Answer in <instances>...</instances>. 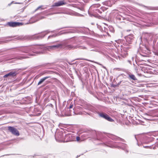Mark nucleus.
<instances>
[{
	"label": "nucleus",
	"mask_w": 158,
	"mask_h": 158,
	"mask_svg": "<svg viewBox=\"0 0 158 158\" xmlns=\"http://www.w3.org/2000/svg\"><path fill=\"white\" fill-rule=\"evenodd\" d=\"M62 45L57 42H53L49 46L34 45L31 46H20L15 48L14 51L21 53H28L31 52L36 53H42L43 50L50 51L61 48Z\"/></svg>",
	"instance_id": "f257e3e1"
},
{
	"label": "nucleus",
	"mask_w": 158,
	"mask_h": 158,
	"mask_svg": "<svg viewBox=\"0 0 158 158\" xmlns=\"http://www.w3.org/2000/svg\"><path fill=\"white\" fill-rule=\"evenodd\" d=\"M28 58V57L24 56L22 54H20L19 55L15 58H10L8 57H3L0 59V63L3 61H6L8 60H11L13 59H15L17 60H21Z\"/></svg>",
	"instance_id": "f03ea898"
},
{
	"label": "nucleus",
	"mask_w": 158,
	"mask_h": 158,
	"mask_svg": "<svg viewBox=\"0 0 158 158\" xmlns=\"http://www.w3.org/2000/svg\"><path fill=\"white\" fill-rule=\"evenodd\" d=\"M46 32H44L40 34L32 36H26L24 37V39H39L43 38L47 34Z\"/></svg>",
	"instance_id": "7ed1b4c3"
},
{
	"label": "nucleus",
	"mask_w": 158,
	"mask_h": 158,
	"mask_svg": "<svg viewBox=\"0 0 158 158\" xmlns=\"http://www.w3.org/2000/svg\"><path fill=\"white\" fill-rule=\"evenodd\" d=\"M44 16L40 17V16H39L38 15H36L33 17H32L29 20V22L27 23V24L29 23H32L37 21L40 19H44Z\"/></svg>",
	"instance_id": "20e7f679"
},
{
	"label": "nucleus",
	"mask_w": 158,
	"mask_h": 158,
	"mask_svg": "<svg viewBox=\"0 0 158 158\" xmlns=\"http://www.w3.org/2000/svg\"><path fill=\"white\" fill-rule=\"evenodd\" d=\"M67 48L69 49H74L79 48L81 49L87 50L88 49L87 48L86 46L81 45V44L78 45L76 46H73L71 45H68L67 46Z\"/></svg>",
	"instance_id": "39448f33"
},
{
	"label": "nucleus",
	"mask_w": 158,
	"mask_h": 158,
	"mask_svg": "<svg viewBox=\"0 0 158 158\" xmlns=\"http://www.w3.org/2000/svg\"><path fill=\"white\" fill-rule=\"evenodd\" d=\"M8 131L12 134L14 135L19 136V133L18 130L15 128L11 126L8 127Z\"/></svg>",
	"instance_id": "423d86ee"
},
{
	"label": "nucleus",
	"mask_w": 158,
	"mask_h": 158,
	"mask_svg": "<svg viewBox=\"0 0 158 158\" xmlns=\"http://www.w3.org/2000/svg\"><path fill=\"white\" fill-rule=\"evenodd\" d=\"M121 50L122 53L121 54L122 56L123 57L126 56L127 54V50L129 49V48L126 46H121Z\"/></svg>",
	"instance_id": "0eeeda50"
},
{
	"label": "nucleus",
	"mask_w": 158,
	"mask_h": 158,
	"mask_svg": "<svg viewBox=\"0 0 158 158\" xmlns=\"http://www.w3.org/2000/svg\"><path fill=\"white\" fill-rule=\"evenodd\" d=\"M22 23L17 22H10L7 23V25L11 27H16L17 26L21 25Z\"/></svg>",
	"instance_id": "6e6552de"
},
{
	"label": "nucleus",
	"mask_w": 158,
	"mask_h": 158,
	"mask_svg": "<svg viewBox=\"0 0 158 158\" xmlns=\"http://www.w3.org/2000/svg\"><path fill=\"white\" fill-rule=\"evenodd\" d=\"M66 4V2L64 1H60L54 3L52 6V7L58 6H62Z\"/></svg>",
	"instance_id": "1a4fd4ad"
},
{
	"label": "nucleus",
	"mask_w": 158,
	"mask_h": 158,
	"mask_svg": "<svg viewBox=\"0 0 158 158\" xmlns=\"http://www.w3.org/2000/svg\"><path fill=\"white\" fill-rule=\"evenodd\" d=\"M17 74V73L15 72H11L5 75L4 76V78L7 77H14Z\"/></svg>",
	"instance_id": "9d476101"
},
{
	"label": "nucleus",
	"mask_w": 158,
	"mask_h": 158,
	"mask_svg": "<svg viewBox=\"0 0 158 158\" xmlns=\"http://www.w3.org/2000/svg\"><path fill=\"white\" fill-rule=\"evenodd\" d=\"M100 5L99 4L93 5L90 7L89 10L94 12L96 9H98V8L100 7Z\"/></svg>",
	"instance_id": "9b49d317"
},
{
	"label": "nucleus",
	"mask_w": 158,
	"mask_h": 158,
	"mask_svg": "<svg viewBox=\"0 0 158 158\" xmlns=\"http://www.w3.org/2000/svg\"><path fill=\"white\" fill-rule=\"evenodd\" d=\"M98 114L100 117L102 118H111L108 114L105 113L99 112L98 113Z\"/></svg>",
	"instance_id": "f8f14e48"
},
{
	"label": "nucleus",
	"mask_w": 158,
	"mask_h": 158,
	"mask_svg": "<svg viewBox=\"0 0 158 158\" xmlns=\"http://www.w3.org/2000/svg\"><path fill=\"white\" fill-rule=\"evenodd\" d=\"M128 76V78L130 80H132L133 81H136L137 80V78L135 77L134 75L132 74L131 73H127Z\"/></svg>",
	"instance_id": "ddd939ff"
},
{
	"label": "nucleus",
	"mask_w": 158,
	"mask_h": 158,
	"mask_svg": "<svg viewBox=\"0 0 158 158\" xmlns=\"http://www.w3.org/2000/svg\"><path fill=\"white\" fill-rule=\"evenodd\" d=\"M134 39V37L133 35H128L126 38V40L128 44H131V42Z\"/></svg>",
	"instance_id": "4468645a"
},
{
	"label": "nucleus",
	"mask_w": 158,
	"mask_h": 158,
	"mask_svg": "<svg viewBox=\"0 0 158 158\" xmlns=\"http://www.w3.org/2000/svg\"><path fill=\"white\" fill-rule=\"evenodd\" d=\"M90 50V51H93L98 52H100V50L99 48L94 45H93L91 46Z\"/></svg>",
	"instance_id": "2eb2a0df"
},
{
	"label": "nucleus",
	"mask_w": 158,
	"mask_h": 158,
	"mask_svg": "<svg viewBox=\"0 0 158 158\" xmlns=\"http://www.w3.org/2000/svg\"><path fill=\"white\" fill-rule=\"evenodd\" d=\"M129 82L127 81H122L118 83V85H127L129 84Z\"/></svg>",
	"instance_id": "dca6fc26"
},
{
	"label": "nucleus",
	"mask_w": 158,
	"mask_h": 158,
	"mask_svg": "<svg viewBox=\"0 0 158 158\" xmlns=\"http://www.w3.org/2000/svg\"><path fill=\"white\" fill-rule=\"evenodd\" d=\"M50 76H47L44 77L43 78L41 79L38 83V85H39L41 84L43 82H44L46 79L48 78H50Z\"/></svg>",
	"instance_id": "f3484780"
},
{
	"label": "nucleus",
	"mask_w": 158,
	"mask_h": 158,
	"mask_svg": "<svg viewBox=\"0 0 158 158\" xmlns=\"http://www.w3.org/2000/svg\"><path fill=\"white\" fill-rule=\"evenodd\" d=\"M57 34H54L52 35H50L48 36V39H49L50 38H53L56 37V36H57Z\"/></svg>",
	"instance_id": "a211bd4d"
},
{
	"label": "nucleus",
	"mask_w": 158,
	"mask_h": 158,
	"mask_svg": "<svg viewBox=\"0 0 158 158\" xmlns=\"http://www.w3.org/2000/svg\"><path fill=\"white\" fill-rule=\"evenodd\" d=\"M11 40H5L0 41V44H4V43H7L10 41Z\"/></svg>",
	"instance_id": "6ab92c4d"
},
{
	"label": "nucleus",
	"mask_w": 158,
	"mask_h": 158,
	"mask_svg": "<svg viewBox=\"0 0 158 158\" xmlns=\"http://www.w3.org/2000/svg\"><path fill=\"white\" fill-rule=\"evenodd\" d=\"M136 120H137V121H136V123H135L136 124H139V123L142 124V123H141V122H140V119H136Z\"/></svg>",
	"instance_id": "aec40b11"
},
{
	"label": "nucleus",
	"mask_w": 158,
	"mask_h": 158,
	"mask_svg": "<svg viewBox=\"0 0 158 158\" xmlns=\"http://www.w3.org/2000/svg\"><path fill=\"white\" fill-rule=\"evenodd\" d=\"M122 17H121L120 16H117L116 18V19H117V20H118L119 21H120L121 20V18H122Z\"/></svg>",
	"instance_id": "412c9836"
},
{
	"label": "nucleus",
	"mask_w": 158,
	"mask_h": 158,
	"mask_svg": "<svg viewBox=\"0 0 158 158\" xmlns=\"http://www.w3.org/2000/svg\"><path fill=\"white\" fill-rule=\"evenodd\" d=\"M95 13H97L98 12V13H101V12L99 9H97L96 10L94 11Z\"/></svg>",
	"instance_id": "4be33fe9"
},
{
	"label": "nucleus",
	"mask_w": 158,
	"mask_h": 158,
	"mask_svg": "<svg viewBox=\"0 0 158 158\" xmlns=\"http://www.w3.org/2000/svg\"><path fill=\"white\" fill-rule=\"evenodd\" d=\"M109 29L110 31L112 32H113L114 31V30L113 28L112 27H109Z\"/></svg>",
	"instance_id": "5701e85b"
},
{
	"label": "nucleus",
	"mask_w": 158,
	"mask_h": 158,
	"mask_svg": "<svg viewBox=\"0 0 158 158\" xmlns=\"http://www.w3.org/2000/svg\"><path fill=\"white\" fill-rule=\"evenodd\" d=\"M75 114H83V113L82 112H77V113H75Z\"/></svg>",
	"instance_id": "b1692460"
},
{
	"label": "nucleus",
	"mask_w": 158,
	"mask_h": 158,
	"mask_svg": "<svg viewBox=\"0 0 158 158\" xmlns=\"http://www.w3.org/2000/svg\"><path fill=\"white\" fill-rule=\"evenodd\" d=\"M76 140L77 141H79L80 140V138L79 136H77L76 137Z\"/></svg>",
	"instance_id": "393cba45"
},
{
	"label": "nucleus",
	"mask_w": 158,
	"mask_h": 158,
	"mask_svg": "<svg viewBox=\"0 0 158 158\" xmlns=\"http://www.w3.org/2000/svg\"><path fill=\"white\" fill-rule=\"evenodd\" d=\"M73 104H72V103H71V104L70 105L69 108L70 109L72 108L73 107Z\"/></svg>",
	"instance_id": "a878e982"
},
{
	"label": "nucleus",
	"mask_w": 158,
	"mask_h": 158,
	"mask_svg": "<svg viewBox=\"0 0 158 158\" xmlns=\"http://www.w3.org/2000/svg\"><path fill=\"white\" fill-rule=\"evenodd\" d=\"M108 121L110 122H113L114 121L113 119H107Z\"/></svg>",
	"instance_id": "bb28decb"
},
{
	"label": "nucleus",
	"mask_w": 158,
	"mask_h": 158,
	"mask_svg": "<svg viewBox=\"0 0 158 158\" xmlns=\"http://www.w3.org/2000/svg\"><path fill=\"white\" fill-rule=\"evenodd\" d=\"M13 37L12 36H8V37H7L6 38V39H8V38H12Z\"/></svg>",
	"instance_id": "cd10ccee"
},
{
	"label": "nucleus",
	"mask_w": 158,
	"mask_h": 158,
	"mask_svg": "<svg viewBox=\"0 0 158 158\" xmlns=\"http://www.w3.org/2000/svg\"><path fill=\"white\" fill-rule=\"evenodd\" d=\"M13 2H12L8 4V6H10L11 4H12Z\"/></svg>",
	"instance_id": "c85d7f7f"
},
{
	"label": "nucleus",
	"mask_w": 158,
	"mask_h": 158,
	"mask_svg": "<svg viewBox=\"0 0 158 158\" xmlns=\"http://www.w3.org/2000/svg\"><path fill=\"white\" fill-rule=\"evenodd\" d=\"M42 7V6H39V7H38L37 8V9H36V10H37L39 9L40 8H41V7Z\"/></svg>",
	"instance_id": "c756f323"
},
{
	"label": "nucleus",
	"mask_w": 158,
	"mask_h": 158,
	"mask_svg": "<svg viewBox=\"0 0 158 158\" xmlns=\"http://www.w3.org/2000/svg\"><path fill=\"white\" fill-rule=\"evenodd\" d=\"M127 61L128 63H129L130 64H131V61L130 60H128Z\"/></svg>",
	"instance_id": "7c9ffc66"
},
{
	"label": "nucleus",
	"mask_w": 158,
	"mask_h": 158,
	"mask_svg": "<svg viewBox=\"0 0 158 158\" xmlns=\"http://www.w3.org/2000/svg\"><path fill=\"white\" fill-rule=\"evenodd\" d=\"M134 119H132V121H132V123H133L134 124H135V123H134Z\"/></svg>",
	"instance_id": "2f4dec72"
},
{
	"label": "nucleus",
	"mask_w": 158,
	"mask_h": 158,
	"mask_svg": "<svg viewBox=\"0 0 158 158\" xmlns=\"http://www.w3.org/2000/svg\"><path fill=\"white\" fill-rule=\"evenodd\" d=\"M15 39L16 40H19V39H20V38H16Z\"/></svg>",
	"instance_id": "473e14b6"
},
{
	"label": "nucleus",
	"mask_w": 158,
	"mask_h": 158,
	"mask_svg": "<svg viewBox=\"0 0 158 158\" xmlns=\"http://www.w3.org/2000/svg\"><path fill=\"white\" fill-rule=\"evenodd\" d=\"M67 27H63V28H61L60 29H63V28H66Z\"/></svg>",
	"instance_id": "72a5a7b5"
},
{
	"label": "nucleus",
	"mask_w": 158,
	"mask_h": 158,
	"mask_svg": "<svg viewBox=\"0 0 158 158\" xmlns=\"http://www.w3.org/2000/svg\"><path fill=\"white\" fill-rule=\"evenodd\" d=\"M73 32V31H69V32H71L72 33V32Z\"/></svg>",
	"instance_id": "f704fd0d"
},
{
	"label": "nucleus",
	"mask_w": 158,
	"mask_h": 158,
	"mask_svg": "<svg viewBox=\"0 0 158 158\" xmlns=\"http://www.w3.org/2000/svg\"><path fill=\"white\" fill-rule=\"evenodd\" d=\"M87 60V61H90V60Z\"/></svg>",
	"instance_id": "c9c22d12"
},
{
	"label": "nucleus",
	"mask_w": 158,
	"mask_h": 158,
	"mask_svg": "<svg viewBox=\"0 0 158 158\" xmlns=\"http://www.w3.org/2000/svg\"><path fill=\"white\" fill-rule=\"evenodd\" d=\"M132 60H134V57H132Z\"/></svg>",
	"instance_id": "e433bc0d"
},
{
	"label": "nucleus",
	"mask_w": 158,
	"mask_h": 158,
	"mask_svg": "<svg viewBox=\"0 0 158 158\" xmlns=\"http://www.w3.org/2000/svg\"><path fill=\"white\" fill-rule=\"evenodd\" d=\"M16 3V4H19V3H17V2H16V3Z\"/></svg>",
	"instance_id": "4c0bfd02"
},
{
	"label": "nucleus",
	"mask_w": 158,
	"mask_h": 158,
	"mask_svg": "<svg viewBox=\"0 0 158 158\" xmlns=\"http://www.w3.org/2000/svg\"><path fill=\"white\" fill-rule=\"evenodd\" d=\"M145 120H148L149 119H145Z\"/></svg>",
	"instance_id": "58836bf2"
},
{
	"label": "nucleus",
	"mask_w": 158,
	"mask_h": 158,
	"mask_svg": "<svg viewBox=\"0 0 158 158\" xmlns=\"http://www.w3.org/2000/svg\"><path fill=\"white\" fill-rule=\"evenodd\" d=\"M141 122V123H142V124H143V122Z\"/></svg>",
	"instance_id": "ea45409f"
},
{
	"label": "nucleus",
	"mask_w": 158,
	"mask_h": 158,
	"mask_svg": "<svg viewBox=\"0 0 158 158\" xmlns=\"http://www.w3.org/2000/svg\"><path fill=\"white\" fill-rule=\"evenodd\" d=\"M145 147V148H147V147Z\"/></svg>",
	"instance_id": "a19ab883"
}]
</instances>
